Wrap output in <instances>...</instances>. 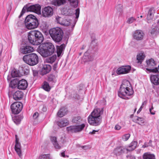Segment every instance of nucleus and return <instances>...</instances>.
Here are the masks:
<instances>
[{"label": "nucleus", "instance_id": "ddd939ff", "mask_svg": "<svg viewBox=\"0 0 159 159\" xmlns=\"http://www.w3.org/2000/svg\"><path fill=\"white\" fill-rule=\"evenodd\" d=\"M131 69L129 66H122L116 70V73L118 75L128 73Z\"/></svg>", "mask_w": 159, "mask_h": 159}, {"label": "nucleus", "instance_id": "a18cd8bd", "mask_svg": "<svg viewBox=\"0 0 159 159\" xmlns=\"http://www.w3.org/2000/svg\"><path fill=\"white\" fill-rule=\"evenodd\" d=\"M130 137V134H127L124 135L122 137V139L124 141L127 140Z\"/></svg>", "mask_w": 159, "mask_h": 159}, {"label": "nucleus", "instance_id": "4c0bfd02", "mask_svg": "<svg viewBox=\"0 0 159 159\" xmlns=\"http://www.w3.org/2000/svg\"><path fill=\"white\" fill-rule=\"evenodd\" d=\"M70 2V5L76 8L78 6V0H68Z\"/></svg>", "mask_w": 159, "mask_h": 159}, {"label": "nucleus", "instance_id": "dca6fc26", "mask_svg": "<svg viewBox=\"0 0 159 159\" xmlns=\"http://www.w3.org/2000/svg\"><path fill=\"white\" fill-rule=\"evenodd\" d=\"M73 9L71 8V6H66L61 10L62 13L65 16H71L73 14Z\"/></svg>", "mask_w": 159, "mask_h": 159}, {"label": "nucleus", "instance_id": "72a5a7b5", "mask_svg": "<svg viewBox=\"0 0 159 159\" xmlns=\"http://www.w3.org/2000/svg\"><path fill=\"white\" fill-rule=\"evenodd\" d=\"M145 57V54L143 53H141L137 55V60L138 63L141 64Z\"/></svg>", "mask_w": 159, "mask_h": 159}, {"label": "nucleus", "instance_id": "a211bd4d", "mask_svg": "<svg viewBox=\"0 0 159 159\" xmlns=\"http://www.w3.org/2000/svg\"><path fill=\"white\" fill-rule=\"evenodd\" d=\"M16 144L15 149L19 157H21L22 155L21 150V146L20 143L19 142L17 138L16 135Z\"/></svg>", "mask_w": 159, "mask_h": 159}, {"label": "nucleus", "instance_id": "6e6552de", "mask_svg": "<svg viewBox=\"0 0 159 159\" xmlns=\"http://www.w3.org/2000/svg\"><path fill=\"white\" fill-rule=\"evenodd\" d=\"M146 62L147 64V67L148 68L146 69V70L149 72L153 73H157L158 72V68L155 67L156 64L153 59L151 58L147 60Z\"/></svg>", "mask_w": 159, "mask_h": 159}, {"label": "nucleus", "instance_id": "2f4dec72", "mask_svg": "<svg viewBox=\"0 0 159 159\" xmlns=\"http://www.w3.org/2000/svg\"><path fill=\"white\" fill-rule=\"evenodd\" d=\"M68 124V121L66 119H62L57 123L58 125L61 127L66 126Z\"/></svg>", "mask_w": 159, "mask_h": 159}, {"label": "nucleus", "instance_id": "9d476101", "mask_svg": "<svg viewBox=\"0 0 159 159\" xmlns=\"http://www.w3.org/2000/svg\"><path fill=\"white\" fill-rule=\"evenodd\" d=\"M11 108L13 113L17 114L21 111L23 108L22 104L18 102H15L11 104Z\"/></svg>", "mask_w": 159, "mask_h": 159}, {"label": "nucleus", "instance_id": "bb28decb", "mask_svg": "<svg viewBox=\"0 0 159 159\" xmlns=\"http://www.w3.org/2000/svg\"><path fill=\"white\" fill-rule=\"evenodd\" d=\"M56 58V55H53L51 57H47L44 59V63L45 64L46 63L52 64L55 61Z\"/></svg>", "mask_w": 159, "mask_h": 159}, {"label": "nucleus", "instance_id": "052dcab7", "mask_svg": "<svg viewBox=\"0 0 159 159\" xmlns=\"http://www.w3.org/2000/svg\"><path fill=\"white\" fill-rule=\"evenodd\" d=\"M148 144H149V146H151L152 145V141L150 140L149 142L148 143Z\"/></svg>", "mask_w": 159, "mask_h": 159}, {"label": "nucleus", "instance_id": "c9c22d12", "mask_svg": "<svg viewBox=\"0 0 159 159\" xmlns=\"http://www.w3.org/2000/svg\"><path fill=\"white\" fill-rule=\"evenodd\" d=\"M43 88L47 91H50L51 88L49 84L47 82L45 81L43 83V84L42 85Z\"/></svg>", "mask_w": 159, "mask_h": 159}, {"label": "nucleus", "instance_id": "4d7b16f0", "mask_svg": "<svg viewBox=\"0 0 159 159\" xmlns=\"http://www.w3.org/2000/svg\"><path fill=\"white\" fill-rule=\"evenodd\" d=\"M98 130H93V131L92 132H89V133L91 134H95V132H98Z\"/></svg>", "mask_w": 159, "mask_h": 159}, {"label": "nucleus", "instance_id": "9b49d317", "mask_svg": "<svg viewBox=\"0 0 159 159\" xmlns=\"http://www.w3.org/2000/svg\"><path fill=\"white\" fill-rule=\"evenodd\" d=\"M53 13V10L52 8L49 6L44 7L42 11V15L45 17H49L52 16Z\"/></svg>", "mask_w": 159, "mask_h": 159}, {"label": "nucleus", "instance_id": "423d86ee", "mask_svg": "<svg viewBox=\"0 0 159 159\" xmlns=\"http://www.w3.org/2000/svg\"><path fill=\"white\" fill-rule=\"evenodd\" d=\"M24 61L30 66H34L37 64L39 62V58L36 54L30 53L25 55L23 57Z\"/></svg>", "mask_w": 159, "mask_h": 159}, {"label": "nucleus", "instance_id": "603ef678", "mask_svg": "<svg viewBox=\"0 0 159 159\" xmlns=\"http://www.w3.org/2000/svg\"><path fill=\"white\" fill-rule=\"evenodd\" d=\"M121 128V127L118 125H116L115 127V129L116 130H119Z\"/></svg>", "mask_w": 159, "mask_h": 159}, {"label": "nucleus", "instance_id": "8fccbe9b", "mask_svg": "<svg viewBox=\"0 0 159 159\" xmlns=\"http://www.w3.org/2000/svg\"><path fill=\"white\" fill-rule=\"evenodd\" d=\"M39 116V113L38 112L35 113L33 115V118L36 119Z\"/></svg>", "mask_w": 159, "mask_h": 159}, {"label": "nucleus", "instance_id": "bf43d9fd", "mask_svg": "<svg viewBox=\"0 0 159 159\" xmlns=\"http://www.w3.org/2000/svg\"><path fill=\"white\" fill-rule=\"evenodd\" d=\"M61 156L62 157H65V154L64 152H63L61 153Z\"/></svg>", "mask_w": 159, "mask_h": 159}, {"label": "nucleus", "instance_id": "e433bc0d", "mask_svg": "<svg viewBox=\"0 0 159 159\" xmlns=\"http://www.w3.org/2000/svg\"><path fill=\"white\" fill-rule=\"evenodd\" d=\"M154 10L152 9H150L148 12V14L147 17L148 20H149L152 19L154 16Z\"/></svg>", "mask_w": 159, "mask_h": 159}, {"label": "nucleus", "instance_id": "0e129e2a", "mask_svg": "<svg viewBox=\"0 0 159 159\" xmlns=\"http://www.w3.org/2000/svg\"><path fill=\"white\" fill-rule=\"evenodd\" d=\"M144 144H146V145L147 146V147H148V146H149V144H148V143H147L146 142L144 143Z\"/></svg>", "mask_w": 159, "mask_h": 159}, {"label": "nucleus", "instance_id": "5fc2aeb1", "mask_svg": "<svg viewBox=\"0 0 159 159\" xmlns=\"http://www.w3.org/2000/svg\"><path fill=\"white\" fill-rule=\"evenodd\" d=\"M153 107L152 106L151 108H150L149 111H150V112L151 114L154 115L155 114V112H154L152 111V110H153Z\"/></svg>", "mask_w": 159, "mask_h": 159}, {"label": "nucleus", "instance_id": "58836bf2", "mask_svg": "<svg viewBox=\"0 0 159 159\" xmlns=\"http://www.w3.org/2000/svg\"><path fill=\"white\" fill-rule=\"evenodd\" d=\"M135 120L136 123L141 125H143L144 122V119L142 117H136Z\"/></svg>", "mask_w": 159, "mask_h": 159}, {"label": "nucleus", "instance_id": "37998d69", "mask_svg": "<svg viewBox=\"0 0 159 159\" xmlns=\"http://www.w3.org/2000/svg\"><path fill=\"white\" fill-rule=\"evenodd\" d=\"M39 159H51L49 154H45L41 155L39 157Z\"/></svg>", "mask_w": 159, "mask_h": 159}, {"label": "nucleus", "instance_id": "3c124183", "mask_svg": "<svg viewBox=\"0 0 159 159\" xmlns=\"http://www.w3.org/2000/svg\"><path fill=\"white\" fill-rule=\"evenodd\" d=\"M126 157L129 159H135L134 156L131 155H127Z\"/></svg>", "mask_w": 159, "mask_h": 159}, {"label": "nucleus", "instance_id": "f03ea898", "mask_svg": "<svg viewBox=\"0 0 159 159\" xmlns=\"http://www.w3.org/2000/svg\"><path fill=\"white\" fill-rule=\"evenodd\" d=\"M103 112V108L95 109L88 117V122L91 125L97 126L102 122V117Z\"/></svg>", "mask_w": 159, "mask_h": 159}, {"label": "nucleus", "instance_id": "a878e982", "mask_svg": "<svg viewBox=\"0 0 159 159\" xmlns=\"http://www.w3.org/2000/svg\"><path fill=\"white\" fill-rule=\"evenodd\" d=\"M23 93L20 91H17L15 92L13 95L14 99L16 100H20L23 97Z\"/></svg>", "mask_w": 159, "mask_h": 159}, {"label": "nucleus", "instance_id": "cd10ccee", "mask_svg": "<svg viewBox=\"0 0 159 159\" xmlns=\"http://www.w3.org/2000/svg\"><path fill=\"white\" fill-rule=\"evenodd\" d=\"M143 159H155V157L153 154H151L149 152H147L143 154Z\"/></svg>", "mask_w": 159, "mask_h": 159}, {"label": "nucleus", "instance_id": "680f3d73", "mask_svg": "<svg viewBox=\"0 0 159 159\" xmlns=\"http://www.w3.org/2000/svg\"><path fill=\"white\" fill-rule=\"evenodd\" d=\"M43 111H46V108L45 107H43Z\"/></svg>", "mask_w": 159, "mask_h": 159}, {"label": "nucleus", "instance_id": "39448f33", "mask_svg": "<svg viewBox=\"0 0 159 159\" xmlns=\"http://www.w3.org/2000/svg\"><path fill=\"white\" fill-rule=\"evenodd\" d=\"M49 34L53 40L57 42H60L62 40L63 35L62 30L58 27L50 29Z\"/></svg>", "mask_w": 159, "mask_h": 159}, {"label": "nucleus", "instance_id": "1a4fd4ad", "mask_svg": "<svg viewBox=\"0 0 159 159\" xmlns=\"http://www.w3.org/2000/svg\"><path fill=\"white\" fill-rule=\"evenodd\" d=\"M84 124L80 125L70 126L66 128V130L69 133H77L82 131L85 127Z\"/></svg>", "mask_w": 159, "mask_h": 159}, {"label": "nucleus", "instance_id": "f3484780", "mask_svg": "<svg viewBox=\"0 0 159 159\" xmlns=\"http://www.w3.org/2000/svg\"><path fill=\"white\" fill-rule=\"evenodd\" d=\"M34 50L33 48L29 46H22L20 49V52L23 54H26L33 52Z\"/></svg>", "mask_w": 159, "mask_h": 159}, {"label": "nucleus", "instance_id": "338daca9", "mask_svg": "<svg viewBox=\"0 0 159 159\" xmlns=\"http://www.w3.org/2000/svg\"><path fill=\"white\" fill-rule=\"evenodd\" d=\"M140 17L141 18H142V17H143V16H140Z\"/></svg>", "mask_w": 159, "mask_h": 159}, {"label": "nucleus", "instance_id": "7c9ffc66", "mask_svg": "<svg viewBox=\"0 0 159 159\" xmlns=\"http://www.w3.org/2000/svg\"><path fill=\"white\" fill-rule=\"evenodd\" d=\"M19 80L17 79H15L11 80L10 84V86L12 88H15L16 87L18 88V84Z\"/></svg>", "mask_w": 159, "mask_h": 159}, {"label": "nucleus", "instance_id": "79ce46f5", "mask_svg": "<svg viewBox=\"0 0 159 159\" xmlns=\"http://www.w3.org/2000/svg\"><path fill=\"white\" fill-rule=\"evenodd\" d=\"M48 80L49 82H55L56 81L55 76L53 75H50L48 78Z\"/></svg>", "mask_w": 159, "mask_h": 159}, {"label": "nucleus", "instance_id": "f704fd0d", "mask_svg": "<svg viewBox=\"0 0 159 159\" xmlns=\"http://www.w3.org/2000/svg\"><path fill=\"white\" fill-rule=\"evenodd\" d=\"M137 145V143L136 142H132L130 144L129 148H127V149L128 151H132L136 148Z\"/></svg>", "mask_w": 159, "mask_h": 159}, {"label": "nucleus", "instance_id": "ea45409f", "mask_svg": "<svg viewBox=\"0 0 159 159\" xmlns=\"http://www.w3.org/2000/svg\"><path fill=\"white\" fill-rule=\"evenodd\" d=\"M80 116L74 117L72 120V122L74 123L79 124L81 122V120Z\"/></svg>", "mask_w": 159, "mask_h": 159}, {"label": "nucleus", "instance_id": "7ed1b4c3", "mask_svg": "<svg viewBox=\"0 0 159 159\" xmlns=\"http://www.w3.org/2000/svg\"><path fill=\"white\" fill-rule=\"evenodd\" d=\"M54 45L50 43L40 44L37 48V51L43 57H47L52 54L55 51Z\"/></svg>", "mask_w": 159, "mask_h": 159}, {"label": "nucleus", "instance_id": "f257e3e1", "mask_svg": "<svg viewBox=\"0 0 159 159\" xmlns=\"http://www.w3.org/2000/svg\"><path fill=\"white\" fill-rule=\"evenodd\" d=\"M133 91L130 83L127 80H124L122 82L118 92V96L123 99H129V97L133 94Z\"/></svg>", "mask_w": 159, "mask_h": 159}, {"label": "nucleus", "instance_id": "49530a36", "mask_svg": "<svg viewBox=\"0 0 159 159\" xmlns=\"http://www.w3.org/2000/svg\"><path fill=\"white\" fill-rule=\"evenodd\" d=\"M136 19L133 17H131L128 18L127 21V23L128 24H131L134 22Z\"/></svg>", "mask_w": 159, "mask_h": 159}, {"label": "nucleus", "instance_id": "b1692460", "mask_svg": "<svg viewBox=\"0 0 159 159\" xmlns=\"http://www.w3.org/2000/svg\"><path fill=\"white\" fill-rule=\"evenodd\" d=\"M50 139L51 142L55 148L59 149L61 148V147L57 141L56 137L54 136H51Z\"/></svg>", "mask_w": 159, "mask_h": 159}, {"label": "nucleus", "instance_id": "5701e85b", "mask_svg": "<svg viewBox=\"0 0 159 159\" xmlns=\"http://www.w3.org/2000/svg\"><path fill=\"white\" fill-rule=\"evenodd\" d=\"M127 151L126 148L123 147H120L116 148L114 150V153L117 156H119Z\"/></svg>", "mask_w": 159, "mask_h": 159}, {"label": "nucleus", "instance_id": "393cba45", "mask_svg": "<svg viewBox=\"0 0 159 159\" xmlns=\"http://www.w3.org/2000/svg\"><path fill=\"white\" fill-rule=\"evenodd\" d=\"M93 58V56H91L88 53V52H86L83 57L82 60L84 62H87L92 61Z\"/></svg>", "mask_w": 159, "mask_h": 159}, {"label": "nucleus", "instance_id": "412c9836", "mask_svg": "<svg viewBox=\"0 0 159 159\" xmlns=\"http://www.w3.org/2000/svg\"><path fill=\"white\" fill-rule=\"evenodd\" d=\"M18 85V89L21 90L25 89L28 86L27 81L23 79L19 80Z\"/></svg>", "mask_w": 159, "mask_h": 159}, {"label": "nucleus", "instance_id": "2eb2a0df", "mask_svg": "<svg viewBox=\"0 0 159 159\" xmlns=\"http://www.w3.org/2000/svg\"><path fill=\"white\" fill-rule=\"evenodd\" d=\"M36 30H33L30 31L28 35V39L30 42L34 45L36 40Z\"/></svg>", "mask_w": 159, "mask_h": 159}, {"label": "nucleus", "instance_id": "e2e57ef3", "mask_svg": "<svg viewBox=\"0 0 159 159\" xmlns=\"http://www.w3.org/2000/svg\"><path fill=\"white\" fill-rule=\"evenodd\" d=\"M142 147L143 148H146V147H147V146L146 145V144H144L142 146Z\"/></svg>", "mask_w": 159, "mask_h": 159}, {"label": "nucleus", "instance_id": "69168bd1", "mask_svg": "<svg viewBox=\"0 0 159 159\" xmlns=\"http://www.w3.org/2000/svg\"><path fill=\"white\" fill-rule=\"evenodd\" d=\"M146 70V71H147V72L149 73L150 72H149V71H148V70Z\"/></svg>", "mask_w": 159, "mask_h": 159}, {"label": "nucleus", "instance_id": "de8ad7c7", "mask_svg": "<svg viewBox=\"0 0 159 159\" xmlns=\"http://www.w3.org/2000/svg\"><path fill=\"white\" fill-rule=\"evenodd\" d=\"M80 14V9L78 8L75 10V14L76 16L75 18L78 19L79 17Z\"/></svg>", "mask_w": 159, "mask_h": 159}, {"label": "nucleus", "instance_id": "c756f323", "mask_svg": "<svg viewBox=\"0 0 159 159\" xmlns=\"http://www.w3.org/2000/svg\"><path fill=\"white\" fill-rule=\"evenodd\" d=\"M66 2V0H53L52 2V4L56 6H59L63 5Z\"/></svg>", "mask_w": 159, "mask_h": 159}, {"label": "nucleus", "instance_id": "13d9d810", "mask_svg": "<svg viewBox=\"0 0 159 159\" xmlns=\"http://www.w3.org/2000/svg\"><path fill=\"white\" fill-rule=\"evenodd\" d=\"M81 148L84 149H87L88 148V147L86 146H82Z\"/></svg>", "mask_w": 159, "mask_h": 159}, {"label": "nucleus", "instance_id": "864d4df0", "mask_svg": "<svg viewBox=\"0 0 159 159\" xmlns=\"http://www.w3.org/2000/svg\"><path fill=\"white\" fill-rule=\"evenodd\" d=\"M156 29H153L151 31L150 33L152 35H153L156 33Z\"/></svg>", "mask_w": 159, "mask_h": 159}, {"label": "nucleus", "instance_id": "c03bdc74", "mask_svg": "<svg viewBox=\"0 0 159 159\" xmlns=\"http://www.w3.org/2000/svg\"><path fill=\"white\" fill-rule=\"evenodd\" d=\"M11 75L13 77H16L19 76L18 71L15 70H13L12 71Z\"/></svg>", "mask_w": 159, "mask_h": 159}, {"label": "nucleus", "instance_id": "774afa93", "mask_svg": "<svg viewBox=\"0 0 159 159\" xmlns=\"http://www.w3.org/2000/svg\"><path fill=\"white\" fill-rule=\"evenodd\" d=\"M82 49H84L83 48H81Z\"/></svg>", "mask_w": 159, "mask_h": 159}, {"label": "nucleus", "instance_id": "f8f14e48", "mask_svg": "<svg viewBox=\"0 0 159 159\" xmlns=\"http://www.w3.org/2000/svg\"><path fill=\"white\" fill-rule=\"evenodd\" d=\"M133 36L134 39L137 40H141L143 39L144 33L141 30H137L133 33Z\"/></svg>", "mask_w": 159, "mask_h": 159}, {"label": "nucleus", "instance_id": "20e7f679", "mask_svg": "<svg viewBox=\"0 0 159 159\" xmlns=\"http://www.w3.org/2000/svg\"><path fill=\"white\" fill-rule=\"evenodd\" d=\"M25 22L26 27L30 30L37 28L39 25L37 19L35 16L32 15L27 16Z\"/></svg>", "mask_w": 159, "mask_h": 159}, {"label": "nucleus", "instance_id": "a19ab883", "mask_svg": "<svg viewBox=\"0 0 159 159\" xmlns=\"http://www.w3.org/2000/svg\"><path fill=\"white\" fill-rule=\"evenodd\" d=\"M22 117L21 116H19L15 117L13 119L14 122L16 124H18L20 123Z\"/></svg>", "mask_w": 159, "mask_h": 159}, {"label": "nucleus", "instance_id": "aec40b11", "mask_svg": "<svg viewBox=\"0 0 159 159\" xmlns=\"http://www.w3.org/2000/svg\"><path fill=\"white\" fill-rule=\"evenodd\" d=\"M52 69V67L50 65L44 64L43 65V67L41 71V74L44 75L49 73Z\"/></svg>", "mask_w": 159, "mask_h": 159}, {"label": "nucleus", "instance_id": "c85d7f7f", "mask_svg": "<svg viewBox=\"0 0 159 159\" xmlns=\"http://www.w3.org/2000/svg\"><path fill=\"white\" fill-rule=\"evenodd\" d=\"M67 109L65 107L61 108L58 111L57 113V116L58 117H61L66 114Z\"/></svg>", "mask_w": 159, "mask_h": 159}, {"label": "nucleus", "instance_id": "0eeeda50", "mask_svg": "<svg viewBox=\"0 0 159 159\" xmlns=\"http://www.w3.org/2000/svg\"><path fill=\"white\" fill-rule=\"evenodd\" d=\"M41 8V6L39 4L31 5L29 7L25 6L23 8L20 13V14L19 16V17L20 18L26 11H27L33 12L38 14L40 13Z\"/></svg>", "mask_w": 159, "mask_h": 159}, {"label": "nucleus", "instance_id": "09e8293b", "mask_svg": "<svg viewBox=\"0 0 159 159\" xmlns=\"http://www.w3.org/2000/svg\"><path fill=\"white\" fill-rule=\"evenodd\" d=\"M22 70L24 72L23 73L24 75H27L29 72V70L27 68H24Z\"/></svg>", "mask_w": 159, "mask_h": 159}, {"label": "nucleus", "instance_id": "4468645a", "mask_svg": "<svg viewBox=\"0 0 159 159\" xmlns=\"http://www.w3.org/2000/svg\"><path fill=\"white\" fill-rule=\"evenodd\" d=\"M36 40L34 45H38L40 44L43 40V37L42 33L39 31L36 30Z\"/></svg>", "mask_w": 159, "mask_h": 159}, {"label": "nucleus", "instance_id": "6e6d98bb", "mask_svg": "<svg viewBox=\"0 0 159 159\" xmlns=\"http://www.w3.org/2000/svg\"><path fill=\"white\" fill-rule=\"evenodd\" d=\"M145 102H143V103L142 105L141 106L139 110H138V111L137 112V113H139L141 111L142 109L143 108V105L144 103Z\"/></svg>", "mask_w": 159, "mask_h": 159}, {"label": "nucleus", "instance_id": "4be33fe9", "mask_svg": "<svg viewBox=\"0 0 159 159\" xmlns=\"http://www.w3.org/2000/svg\"><path fill=\"white\" fill-rule=\"evenodd\" d=\"M150 79L152 83L154 85H159V74L151 75Z\"/></svg>", "mask_w": 159, "mask_h": 159}, {"label": "nucleus", "instance_id": "6ab92c4d", "mask_svg": "<svg viewBox=\"0 0 159 159\" xmlns=\"http://www.w3.org/2000/svg\"><path fill=\"white\" fill-rule=\"evenodd\" d=\"M56 20L57 23L64 26H67L70 25V21L57 16L56 18Z\"/></svg>", "mask_w": 159, "mask_h": 159}, {"label": "nucleus", "instance_id": "473e14b6", "mask_svg": "<svg viewBox=\"0 0 159 159\" xmlns=\"http://www.w3.org/2000/svg\"><path fill=\"white\" fill-rule=\"evenodd\" d=\"M65 45L64 44H62L60 46L57 47V53L58 57L61 56L63 50L65 49Z\"/></svg>", "mask_w": 159, "mask_h": 159}]
</instances>
